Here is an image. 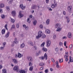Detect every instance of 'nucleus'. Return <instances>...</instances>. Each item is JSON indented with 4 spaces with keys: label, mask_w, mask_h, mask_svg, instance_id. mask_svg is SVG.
Masks as SVG:
<instances>
[{
    "label": "nucleus",
    "mask_w": 73,
    "mask_h": 73,
    "mask_svg": "<svg viewBox=\"0 0 73 73\" xmlns=\"http://www.w3.org/2000/svg\"><path fill=\"white\" fill-rule=\"evenodd\" d=\"M42 50L43 52H46L48 50L47 48H45V47H43L42 48Z\"/></svg>",
    "instance_id": "f3484780"
},
{
    "label": "nucleus",
    "mask_w": 73,
    "mask_h": 73,
    "mask_svg": "<svg viewBox=\"0 0 73 73\" xmlns=\"http://www.w3.org/2000/svg\"><path fill=\"white\" fill-rule=\"evenodd\" d=\"M45 60H47V59H48V56L46 53H45L44 54V56H42L41 57H39V58H40V59L41 60H44V59H45Z\"/></svg>",
    "instance_id": "f257e3e1"
},
{
    "label": "nucleus",
    "mask_w": 73,
    "mask_h": 73,
    "mask_svg": "<svg viewBox=\"0 0 73 73\" xmlns=\"http://www.w3.org/2000/svg\"><path fill=\"white\" fill-rule=\"evenodd\" d=\"M43 69V68L42 67H41L40 68V70H42Z\"/></svg>",
    "instance_id": "338daca9"
},
{
    "label": "nucleus",
    "mask_w": 73,
    "mask_h": 73,
    "mask_svg": "<svg viewBox=\"0 0 73 73\" xmlns=\"http://www.w3.org/2000/svg\"><path fill=\"white\" fill-rule=\"evenodd\" d=\"M10 19L11 20V23H13L14 22H15V21L13 19L11 18H10Z\"/></svg>",
    "instance_id": "473e14b6"
},
{
    "label": "nucleus",
    "mask_w": 73,
    "mask_h": 73,
    "mask_svg": "<svg viewBox=\"0 0 73 73\" xmlns=\"http://www.w3.org/2000/svg\"><path fill=\"white\" fill-rule=\"evenodd\" d=\"M11 13L13 16H15L16 15V11H12Z\"/></svg>",
    "instance_id": "6ab92c4d"
},
{
    "label": "nucleus",
    "mask_w": 73,
    "mask_h": 73,
    "mask_svg": "<svg viewBox=\"0 0 73 73\" xmlns=\"http://www.w3.org/2000/svg\"><path fill=\"white\" fill-rule=\"evenodd\" d=\"M6 44V43L5 42H3L2 43V45L3 47H5V45Z\"/></svg>",
    "instance_id": "4c0bfd02"
},
{
    "label": "nucleus",
    "mask_w": 73,
    "mask_h": 73,
    "mask_svg": "<svg viewBox=\"0 0 73 73\" xmlns=\"http://www.w3.org/2000/svg\"><path fill=\"white\" fill-rule=\"evenodd\" d=\"M29 66H32V63L31 62H30L29 63Z\"/></svg>",
    "instance_id": "09e8293b"
},
{
    "label": "nucleus",
    "mask_w": 73,
    "mask_h": 73,
    "mask_svg": "<svg viewBox=\"0 0 73 73\" xmlns=\"http://www.w3.org/2000/svg\"><path fill=\"white\" fill-rule=\"evenodd\" d=\"M13 70L15 71H17V72H20V69L19 68V66H16L13 68Z\"/></svg>",
    "instance_id": "f03ea898"
},
{
    "label": "nucleus",
    "mask_w": 73,
    "mask_h": 73,
    "mask_svg": "<svg viewBox=\"0 0 73 73\" xmlns=\"http://www.w3.org/2000/svg\"><path fill=\"white\" fill-rule=\"evenodd\" d=\"M27 59L29 62H32L33 61V58L31 56H27Z\"/></svg>",
    "instance_id": "39448f33"
},
{
    "label": "nucleus",
    "mask_w": 73,
    "mask_h": 73,
    "mask_svg": "<svg viewBox=\"0 0 73 73\" xmlns=\"http://www.w3.org/2000/svg\"><path fill=\"white\" fill-rule=\"evenodd\" d=\"M51 60L53 62H55V61H54V60L53 59V58H52Z\"/></svg>",
    "instance_id": "3c124183"
},
{
    "label": "nucleus",
    "mask_w": 73,
    "mask_h": 73,
    "mask_svg": "<svg viewBox=\"0 0 73 73\" xmlns=\"http://www.w3.org/2000/svg\"><path fill=\"white\" fill-rule=\"evenodd\" d=\"M20 7L21 8L22 10H24V9L25 8V6H23V4H21L20 5Z\"/></svg>",
    "instance_id": "1a4fd4ad"
},
{
    "label": "nucleus",
    "mask_w": 73,
    "mask_h": 73,
    "mask_svg": "<svg viewBox=\"0 0 73 73\" xmlns=\"http://www.w3.org/2000/svg\"><path fill=\"white\" fill-rule=\"evenodd\" d=\"M42 31H40L38 33V36H36V38H38L41 37L42 36Z\"/></svg>",
    "instance_id": "7ed1b4c3"
},
{
    "label": "nucleus",
    "mask_w": 73,
    "mask_h": 73,
    "mask_svg": "<svg viewBox=\"0 0 73 73\" xmlns=\"http://www.w3.org/2000/svg\"><path fill=\"white\" fill-rule=\"evenodd\" d=\"M67 38V37L66 36H64L62 38L63 39H64V38Z\"/></svg>",
    "instance_id": "052dcab7"
},
{
    "label": "nucleus",
    "mask_w": 73,
    "mask_h": 73,
    "mask_svg": "<svg viewBox=\"0 0 73 73\" xmlns=\"http://www.w3.org/2000/svg\"><path fill=\"white\" fill-rule=\"evenodd\" d=\"M36 8H37L36 5H34L32 7L31 9H36Z\"/></svg>",
    "instance_id": "393cba45"
},
{
    "label": "nucleus",
    "mask_w": 73,
    "mask_h": 73,
    "mask_svg": "<svg viewBox=\"0 0 73 73\" xmlns=\"http://www.w3.org/2000/svg\"><path fill=\"white\" fill-rule=\"evenodd\" d=\"M18 57L19 58H21V57H23V55H21L20 53H18Z\"/></svg>",
    "instance_id": "a878e982"
},
{
    "label": "nucleus",
    "mask_w": 73,
    "mask_h": 73,
    "mask_svg": "<svg viewBox=\"0 0 73 73\" xmlns=\"http://www.w3.org/2000/svg\"><path fill=\"white\" fill-rule=\"evenodd\" d=\"M55 50L56 52H57V51H58V49L57 48H55Z\"/></svg>",
    "instance_id": "69168bd1"
},
{
    "label": "nucleus",
    "mask_w": 73,
    "mask_h": 73,
    "mask_svg": "<svg viewBox=\"0 0 73 73\" xmlns=\"http://www.w3.org/2000/svg\"><path fill=\"white\" fill-rule=\"evenodd\" d=\"M13 42H14V44H18V43H19L18 42V41H17V38H15V40Z\"/></svg>",
    "instance_id": "5701e85b"
},
{
    "label": "nucleus",
    "mask_w": 73,
    "mask_h": 73,
    "mask_svg": "<svg viewBox=\"0 0 73 73\" xmlns=\"http://www.w3.org/2000/svg\"><path fill=\"white\" fill-rule=\"evenodd\" d=\"M61 31V29L60 28V27H59L57 28L56 31H57V32H60V31Z\"/></svg>",
    "instance_id": "bb28decb"
},
{
    "label": "nucleus",
    "mask_w": 73,
    "mask_h": 73,
    "mask_svg": "<svg viewBox=\"0 0 73 73\" xmlns=\"http://www.w3.org/2000/svg\"><path fill=\"white\" fill-rule=\"evenodd\" d=\"M33 69V66L30 68L29 70L30 71H32Z\"/></svg>",
    "instance_id": "f704fd0d"
},
{
    "label": "nucleus",
    "mask_w": 73,
    "mask_h": 73,
    "mask_svg": "<svg viewBox=\"0 0 73 73\" xmlns=\"http://www.w3.org/2000/svg\"><path fill=\"white\" fill-rule=\"evenodd\" d=\"M3 73H7V70L6 69H3L2 70Z\"/></svg>",
    "instance_id": "72a5a7b5"
},
{
    "label": "nucleus",
    "mask_w": 73,
    "mask_h": 73,
    "mask_svg": "<svg viewBox=\"0 0 73 73\" xmlns=\"http://www.w3.org/2000/svg\"><path fill=\"white\" fill-rule=\"evenodd\" d=\"M59 61L60 63L62 62H63V59L62 58L61 59H59Z\"/></svg>",
    "instance_id": "c03bdc74"
},
{
    "label": "nucleus",
    "mask_w": 73,
    "mask_h": 73,
    "mask_svg": "<svg viewBox=\"0 0 73 73\" xmlns=\"http://www.w3.org/2000/svg\"><path fill=\"white\" fill-rule=\"evenodd\" d=\"M4 49V47L1 46V47H0V50H3Z\"/></svg>",
    "instance_id": "de8ad7c7"
},
{
    "label": "nucleus",
    "mask_w": 73,
    "mask_h": 73,
    "mask_svg": "<svg viewBox=\"0 0 73 73\" xmlns=\"http://www.w3.org/2000/svg\"><path fill=\"white\" fill-rule=\"evenodd\" d=\"M63 45V44L62 43V42H60L59 43V45H60V46H62Z\"/></svg>",
    "instance_id": "79ce46f5"
},
{
    "label": "nucleus",
    "mask_w": 73,
    "mask_h": 73,
    "mask_svg": "<svg viewBox=\"0 0 73 73\" xmlns=\"http://www.w3.org/2000/svg\"><path fill=\"white\" fill-rule=\"evenodd\" d=\"M16 26L17 28H19V25L18 24H17L16 25Z\"/></svg>",
    "instance_id": "864d4df0"
},
{
    "label": "nucleus",
    "mask_w": 73,
    "mask_h": 73,
    "mask_svg": "<svg viewBox=\"0 0 73 73\" xmlns=\"http://www.w3.org/2000/svg\"><path fill=\"white\" fill-rule=\"evenodd\" d=\"M49 71V70L48 69H46L44 71V72L45 73H48V72Z\"/></svg>",
    "instance_id": "ea45409f"
},
{
    "label": "nucleus",
    "mask_w": 73,
    "mask_h": 73,
    "mask_svg": "<svg viewBox=\"0 0 73 73\" xmlns=\"http://www.w3.org/2000/svg\"><path fill=\"white\" fill-rule=\"evenodd\" d=\"M4 7V4L3 3H1L0 4V8H3Z\"/></svg>",
    "instance_id": "4be33fe9"
},
{
    "label": "nucleus",
    "mask_w": 73,
    "mask_h": 73,
    "mask_svg": "<svg viewBox=\"0 0 73 73\" xmlns=\"http://www.w3.org/2000/svg\"><path fill=\"white\" fill-rule=\"evenodd\" d=\"M55 27L56 28H60L61 27V24L60 23L57 24L55 25Z\"/></svg>",
    "instance_id": "6e6552de"
},
{
    "label": "nucleus",
    "mask_w": 73,
    "mask_h": 73,
    "mask_svg": "<svg viewBox=\"0 0 73 73\" xmlns=\"http://www.w3.org/2000/svg\"><path fill=\"white\" fill-rule=\"evenodd\" d=\"M1 17L2 19H5V15L2 14L1 15Z\"/></svg>",
    "instance_id": "a19ab883"
},
{
    "label": "nucleus",
    "mask_w": 73,
    "mask_h": 73,
    "mask_svg": "<svg viewBox=\"0 0 73 73\" xmlns=\"http://www.w3.org/2000/svg\"><path fill=\"white\" fill-rule=\"evenodd\" d=\"M42 38H45L46 36L44 34H42Z\"/></svg>",
    "instance_id": "37998d69"
},
{
    "label": "nucleus",
    "mask_w": 73,
    "mask_h": 73,
    "mask_svg": "<svg viewBox=\"0 0 73 73\" xmlns=\"http://www.w3.org/2000/svg\"><path fill=\"white\" fill-rule=\"evenodd\" d=\"M48 9H49V11H52V9L50 8V7H48Z\"/></svg>",
    "instance_id": "6e6d98bb"
},
{
    "label": "nucleus",
    "mask_w": 73,
    "mask_h": 73,
    "mask_svg": "<svg viewBox=\"0 0 73 73\" xmlns=\"http://www.w3.org/2000/svg\"><path fill=\"white\" fill-rule=\"evenodd\" d=\"M39 65L40 66H43V65H44V63H40Z\"/></svg>",
    "instance_id": "49530a36"
},
{
    "label": "nucleus",
    "mask_w": 73,
    "mask_h": 73,
    "mask_svg": "<svg viewBox=\"0 0 73 73\" xmlns=\"http://www.w3.org/2000/svg\"><path fill=\"white\" fill-rule=\"evenodd\" d=\"M5 32V29H3L2 31V35H4Z\"/></svg>",
    "instance_id": "c85d7f7f"
},
{
    "label": "nucleus",
    "mask_w": 73,
    "mask_h": 73,
    "mask_svg": "<svg viewBox=\"0 0 73 73\" xmlns=\"http://www.w3.org/2000/svg\"><path fill=\"white\" fill-rule=\"evenodd\" d=\"M3 12V10L2 9H0V13H2Z\"/></svg>",
    "instance_id": "0e129e2a"
},
{
    "label": "nucleus",
    "mask_w": 73,
    "mask_h": 73,
    "mask_svg": "<svg viewBox=\"0 0 73 73\" xmlns=\"http://www.w3.org/2000/svg\"><path fill=\"white\" fill-rule=\"evenodd\" d=\"M19 72H20V73H25V71L24 70H22L20 71V70Z\"/></svg>",
    "instance_id": "cd10ccee"
},
{
    "label": "nucleus",
    "mask_w": 73,
    "mask_h": 73,
    "mask_svg": "<svg viewBox=\"0 0 73 73\" xmlns=\"http://www.w3.org/2000/svg\"><path fill=\"white\" fill-rule=\"evenodd\" d=\"M15 29V25H12V27H11V29Z\"/></svg>",
    "instance_id": "c9c22d12"
},
{
    "label": "nucleus",
    "mask_w": 73,
    "mask_h": 73,
    "mask_svg": "<svg viewBox=\"0 0 73 73\" xmlns=\"http://www.w3.org/2000/svg\"><path fill=\"white\" fill-rule=\"evenodd\" d=\"M10 33L9 32H8L7 33V34H6L5 35V37L6 38H8V37H9V35Z\"/></svg>",
    "instance_id": "4468645a"
},
{
    "label": "nucleus",
    "mask_w": 73,
    "mask_h": 73,
    "mask_svg": "<svg viewBox=\"0 0 73 73\" xmlns=\"http://www.w3.org/2000/svg\"><path fill=\"white\" fill-rule=\"evenodd\" d=\"M51 44V41L50 40H48L47 41V46L49 47Z\"/></svg>",
    "instance_id": "0eeeda50"
},
{
    "label": "nucleus",
    "mask_w": 73,
    "mask_h": 73,
    "mask_svg": "<svg viewBox=\"0 0 73 73\" xmlns=\"http://www.w3.org/2000/svg\"><path fill=\"white\" fill-rule=\"evenodd\" d=\"M27 22L29 23H31V21H30V18H28L27 20Z\"/></svg>",
    "instance_id": "8fccbe9b"
},
{
    "label": "nucleus",
    "mask_w": 73,
    "mask_h": 73,
    "mask_svg": "<svg viewBox=\"0 0 73 73\" xmlns=\"http://www.w3.org/2000/svg\"><path fill=\"white\" fill-rule=\"evenodd\" d=\"M56 38V36L55 35H54L53 36V38L54 39H55V38Z\"/></svg>",
    "instance_id": "13d9d810"
},
{
    "label": "nucleus",
    "mask_w": 73,
    "mask_h": 73,
    "mask_svg": "<svg viewBox=\"0 0 73 73\" xmlns=\"http://www.w3.org/2000/svg\"><path fill=\"white\" fill-rule=\"evenodd\" d=\"M66 19H67V22L68 23H69V22L70 21V20H69V17H66Z\"/></svg>",
    "instance_id": "b1692460"
},
{
    "label": "nucleus",
    "mask_w": 73,
    "mask_h": 73,
    "mask_svg": "<svg viewBox=\"0 0 73 73\" xmlns=\"http://www.w3.org/2000/svg\"><path fill=\"white\" fill-rule=\"evenodd\" d=\"M19 18H21L23 17V14L20 13L19 14Z\"/></svg>",
    "instance_id": "dca6fc26"
},
{
    "label": "nucleus",
    "mask_w": 73,
    "mask_h": 73,
    "mask_svg": "<svg viewBox=\"0 0 73 73\" xmlns=\"http://www.w3.org/2000/svg\"><path fill=\"white\" fill-rule=\"evenodd\" d=\"M54 4H52V5L51 6V7L52 8H54L57 7V3H56V1L54 0Z\"/></svg>",
    "instance_id": "20e7f679"
},
{
    "label": "nucleus",
    "mask_w": 73,
    "mask_h": 73,
    "mask_svg": "<svg viewBox=\"0 0 73 73\" xmlns=\"http://www.w3.org/2000/svg\"><path fill=\"white\" fill-rule=\"evenodd\" d=\"M37 24V20H35L34 22H33V24L34 25H36Z\"/></svg>",
    "instance_id": "e433bc0d"
},
{
    "label": "nucleus",
    "mask_w": 73,
    "mask_h": 73,
    "mask_svg": "<svg viewBox=\"0 0 73 73\" xmlns=\"http://www.w3.org/2000/svg\"><path fill=\"white\" fill-rule=\"evenodd\" d=\"M13 62L15 64H18V62H17V60L15 59H13Z\"/></svg>",
    "instance_id": "f8f14e48"
},
{
    "label": "nucleus",
    "mask_w": 73,
    "mask_h": 73,
    "mask_svg": "<svg viewBox=\"0 0 73 73\" xmlns=\"http://www.w3.org/2000/svg\"><path fill=\"white\" fill-rule=\"evenodd\" d=\"M40 27L41 29H42L43 28V26L42 25H40Z\"/></svg>",
    "instance_id": "5fc2aeb1"
},
{
    "label": "nucleus",
    "mask_w": 73,
    "mask_h": 73,
    "mask_svg": "<svg viewBox=\"0 0 73 73\" xmlns=\"http://www.w3.org/2000/svg\"><path fill=\"white\" fill-rule=\"evenodd\" d=\"M64 57L66 61L67 62V61H68V56H66V55H65Z\"/></svg>",
    "instance_id": "9b49d317"
},
{
    "label": "nucleus",
    "mask_w": 73,
    "mask_h": 73,
    "mask_svg": "<svg viewBox=\"0 0 73 73\" xmlns=\"http://www.w3.org/2000/svg\"><path fill=\"white\" fill-rule=\"evenodd\" d=\"M72 7L71 6H69L68 7V9L69 12H70L71 11V9H72Z\"/></svg>",
    "instance_id": "2eb2a0df"
},
{
    "label": "nucleus",
    "mask_w": 73,
    "mask_h": 73,
    "mask_svg": "<svg viewBox=\"0 0 73 73\" xmlns=\"http://www.w3.org/2000/svg\"><path fill=\"white\" fill-rule=\"evenodd\" d=\"M56 68H59V65H58V61L56 62Z\"/></svg>",
    "instance_id": "c756f323"
},
{
    "label": "nucleus",
    "mask_w": 73,
    "mask_h": 73,
    "mask_svg": "<svg viewBox=\"0 0 73 73\" xmlns=\"http://www.w3.org/2000/svg\"><path fill=\"white\" fill-rule=\"evenodd\" d=\"M45 32L46 33H50V31L48 29H46L45 30Z\"/></svg>",
    "instance_id": "412c9836"
},
{
    "label": "nucleus",
    "mask_w": 73,
    "mask_h": 73,
    "mask_svg": "<svg viewBox=\"0 0 73 73\" xmlns=\"http://www.w3.org/2000/svg\"><path fill=\"white\" fill-rule=\"evenodd\" d=\"M23 27H24V28H25L26 31H27V30H28V29H29L28 27L25 24L23 25Z\"/></svg>",
    "instance_id": "9d476101"
},
{
    "label": "nucleus",
    "mask_w": 73,
    "mask_h": 73,
    "mask_svg": "<svg viewBox=\"0 0 73 73\" xmlns=\"http://www.w3.org/2000/svg\"><path fill=\"white\" fill-rule=\"evenodd\" d=\"M63 13L64 15H65L66 14V13H65V11H63Z\"/></svg>",
    "instance_id": "e2e57ef3"
},
{
    "label": "nucleus",
    "mask_w": 73,
    "mask_h": 73,
    "mask_svg": "<svg viewBox=\"0 0 73 73\" xmlns=\"http://www.w3.org/2000/svg\"><path fill=\"white\" fill-rule=\"evenodd\" d=\"M25 46V44L24 43H23L21 45V48H23Z\"/></svg>",
    "instance_id": "aec40b11"
},
{
    "label": "nucleus",
    "mask_w": 73,
    "mask_h": 73,
    "mask_svg": "<svg viewBox=\"0 0 73 73\" xmlns=\"http://www.w3.org/2000/svg\"><path fill=\"white\" fill-rule=\"evenodd\" d=\"M46 3H48V2H49V0H46Z\"/></svg>",
    "instance_id": "680f3d73"
},
{
    "label": "nucleus",
    "mask_w": 73,
    "mask_h": 73,
    "mask_svg": "<svg viewBox=\"0 0 73 73\" xmlns=\"http://www.w3.org/2000/svg\"><path fill=\"white\" fill-rule=\"evenodd\" d=\"M66 41H65L64 43V45L65 46H66Z\"/></svg>",
    "instance_id": "603ef678"
},
{
    "label": "nucleus",
    "mask_w": 73,
    "mask_h": 73,
    "mask_svg": "<svg viewBox=\"0 0 73 73\" xmlns=\"http://www.w3.org/2000/svg\"><path fill=\"white\" fill-rule=\"evenodd\" d=\"M69 61L71 62H73V58L71 57V56L70 57Z\"/></svg>",
    "instance_id": "a211bd4d"
},
{
    "label": "nucleus",
    "mask_w": 73,
    "mask_h": 73,
    "mask_svg": "<svg viewBox=\"0 0 73 73\" xmlns=\"http://www.w3.org/2000/svg\"><path fill=\"white\" fill-rule=\"evenodd\" d=\"M50 22V20H49V19L47 20L46 21V24H47V25H49V24Z\"/></svg>",
    "instance_id": "7c9ffc66"
},
{
    "label": "nucleus",
    "mask_w": 73,
    "mask_h": 73,
    "mask_svg": "<svg viewBox=\"0 0 73 73\" xmlns=\"http://www.w3.org/2000/svg\"><path fill=\"white\" fill-rule=\"evenodd\" d=\"M29 45H30L31 46H33V42L32 41H29L28 42Z\"/></svg>",
    "instance_id": "ddd939ff"
},
{
    "label": "nucleus",
    "mask_w": 73,
    "mask_h": 73,
    "mask_svg": "<svg viewBox=\"0 0 73 73\" xmlns=\"http://www.w3.org/2000/svg\"><path fill=\"white\" fill-rule=\"evenodd\" d=\"M6 8L7 11H9V10H10V9H9V6H7Z\"/></svg>",
    "instance_id": "58836bf2"
},
{
    "label": "nucleus",
    "mask_w": 73,
    "mask_h": 73,
    "mask_svg": "<svg viewBox=\"0 0 73 73\" xmlns=\"http://www.w3.org/2000/svg\"><path fill=\"white\" fill-rule=\"evenodd\" d=\"M3 68V66L0 65V69H1Z\"/></svg>",
    "instance_id": "bf43d9fd"
},
{
    "label": "nucleus",
    "mask_w": 73,
    "mask_h": 73,
    "mask_svg": "<svg viewBox=\"0 0 73 73\" xmlns=\"http://www.w3.org/2000/svg\"><path fill=\"white\" fill-rule=\"evenodd\" d=\"M62 50H64V49H63V48H60V51H62Z\"/></svg>",
    "instance_id": "774afa93"
},
{
    "label": "nucleus",
    "mask_w": 73,
    "mask_h": 73,
    "mask_svg": "<svg viewBox=\"0 0 73 73\" xmlns=\"http://www.w3.org/2000/svg\"><path fill=\"white\" fill-rule=\"evenodd\" d=\"M67 37L69 38H71L72 37V33L71 32H69L68 33L67 35Z\"/></svg>",
    "instance_id": "423d86ee"
},
{
    "label": "nucleus",
    "mask_w": 73,
    "mask_h": 73,
    "mask_svg": "<svg viewBox=\"0 0 73 73\" xmlns=\"http://www.w3.org/2000/svg\"><path fill=\"white\" fill-rule=\"evenodd\" d=\"M8 25H7V24L5 25V29H6V30H7V31L8 30V28H7V26Z\"/></svg>",
    "instance_id": "a18cd8bd"
},
{
    "label": "nucleus",
    "mask_w": 73,
    "mask_h": 73,
    "mask_svg": "<svg viewBox=\"0 0 73 73\" xmlns=\"http://www.w3.org/2000/svg\"><path fill=\"white\" fill-rule=\"evenodd\" d=\"M45 42H43L42 44H41L40 45L41 47H44V45H45Z\"/></svg>",
    "instance_id": "2f4dec72"
},
{
    "label": "nucleus",
    "mask_w": 73,
    "mask_h": 73,
    "mask_svg": "<svg viewBox=\"0 0 73 73\" xmlns=\"http://www.w3.org/2000/svg\"><path fill=\"white\" fill-rule=\"evenodd\" d=\"M70 48H72V44H71L69 46Z\"/></svg>",
    "instance_id": "4d7b16f0"
}]
</instances>
